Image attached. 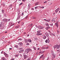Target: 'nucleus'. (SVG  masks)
I'll return each mask as SVG.
<instances>
[{"mask_svg": "<svg viewBox=\"0 0 60 60\" xmlns=\"http://www.w3.org/2000/svg\"><path fill=\"white\" fill-rule=\"evenodd\" d=\"M33 48L34 50H36V48H35V47H34Z\"/></svg>", "mask_w": 60, "mask_h": 60, "instance_id": "obj_33", "label": "nucleus"}, {"mask_svg": "<svg viewBox=\"0 0 60 60\" xmlns=\"http://www.w3.org/2000/svg\"><path fill=\"white\" fill-rule=\"evenodd\" d=\"M4 54L6 56H7V57H8V54L6 53H5V52H4Z\"/></svg>", "mask_w": 60, "mask_h": 60, "instance_id": "obj_7", "label": "nucleus"}, {"mask_svg": "<svg viewBox=\"0 0 60 60\" xmlns=\"http://www.w3.org/2000/svg\"><path fill=\"white\" fill-rule=\"evenodd\" d=\"M4 15H5V16H6V14H4Z\"/></svg>", "mask_w": 60, "mask_h": 60, "instance_id": "obj_64", "label": "nucleus"}, {"mask_svg": "<svg viewBox=\"0 0 60 60\" xmlns=\"http://www.w3.org/2000/svg\"><path fill=\"white\" fill-rule=\"evenodd\" d=\"M51 52L52 53V54H54V52H53V51H51Z\"/></svg>", "mask_w": 60, "mask_h": 60, "instance_id": "obj_23", "label": "nucleus"}, {"mask_svg": "<svg viewBox=\"0 0 60 60\" xmlns=\"http://www.w3.org/2000/svg\"><path fill=\"white\" fill-rule=\"evenodd\" d=\"M9 25H10L11 26H12L14 25V24H13V23L12 22H10Z\"/></svg>", "mask_w": 60, "mask_h": 60, "instance_id": "obj_8", "label": "nucleus"}, {"mask_svg": "<svg viewBox=\"0 0 60 60\" xmlns=\"http://www.w3.org/2000/svg\"><path fill=\"white\" fill-rule=\"evenodd\" d=\"M26 45H29V44L28 43H27L26 44Z\"/></svg>", "mask_w": 60, "mask_h": 60, "instance_id": "obj_34", "label": "nucleus"}, {"mask_svg": "<svg viewBox=\"0 0 60 60\" xmlns=\"http://www.w3.org/2000/svg\"><path fill=\"white\" fill-rule=\"evenodd\" d=\"M45 25H46V26H49V25L48 23H46Z\"/></svg>", "mask_w": 60, "mask_h": 60, "instance_id": "obj_25", "label": "nucleus"}, {"mask_svg": "<svg viewBox=\"0 0 60 60\" xmlns=\"http://www.w3.org/2000/svg\"><path fill=\"white\" fill-rule=\"evenodd\" d=\"M43 56V55H41V56L40 57V58H41V57H42V56Z\"/></svg>", "mask_w": 60, "mask_h": 60, "instance_id": "obj_28", "label": "nucleus"}, {"mask_svg": "<svg viewBox=\"0 0 60 60\" xmlns=\"http://www.w3.org/2000/svg\"><path fill=\"white\" fill-rule=\"evenodd\" d=\"M22 1L23 2H25V0H22Z\"/></svg>", "mask_w": 60, "mask_h": 60, "instance_id": "obj_55", "label": "nucleus"}, {"mask_svg": "<svg viewBox=\"0 0 60 60\" xmlns=\"http://www.w3.org/2000/svg\"><path fill=\"white\" fill-rule=\"evenodd\" d=\"M22 4H23V3H20V4L19 5H22Z\"/></svg>", "mask_w": 60, "mask_h": 60, "instance_id": "obj_31", "label": "nucleus"}, {"mask_svg": "<svg viewBox=\"0 0 60 60\" xmlns=\"http://www.w3.org/2000/svg\"><path fill=\"white\" fill-rule=\"evenodd\" d=\"M4 37H2V38L1 39L2 40H3V39H4Z\"/></svg>", "mask_w": 60, "mask_h": 60, "instance_id": "obj_38", "label": "nucleus"}, {"mask_svg": "<svg viewBox=\"0 0 60 60\" xmlns=\"http://www.w3.org/2000/svg\"><path fill=\"white\" fill-rule=\"evenodd\" d=\"M42 34L41 33H38L37 34V35H42Z\"/></svg>", "mask_w": 60, "mask_h": 60, "instance_id": "obj_18", "label": "nucleus"}, {"mask_svg": "<svg viewBox=\"0 0 60 60\" xmlns=\"http://www.w3.org/2000/svg\"><path fill=\"white\" fill-rule=\"evenodd\" d=\"M38 4H39V2H37L35 3V6H36V5H38Z\"/></svg>", "mask_w": 60, "mask_h": 60, "instance_id": "obj_22", "label": "nucleus"}, {"mask_svg": "<svg viewBox=\"0 0 60 60\" xmlns=\"http://www.w3.org/2000/svg\"><path fill=\"white\" fill-rule=\"evenodd\" d=\"M39 29H43V28H44V27L43 26H40V27H39Z\"/></svg>", "mask_w": 60, "mask_h": 60, "instance_id": "obj_9", "label": "nucleus"}, {"mask_svg": "<svg viewBox=\"0 0 60 60\" xmlns=\"http://www.w3.org/2000/svg\"><path fill=\"white\" fill-rule=\"evenodd\" d=\"M18 41H22V39H19L18 40Z\"/></svg>", "mask_w": 60, "mask_h": 60, "instance_id": "obj_29", "label": "nucleus"}, {"mask_svg": "<svg viewBox=\"0 0 60 60\" xmlns=\"http://www.w3.org/2000/svg\"><path fill=\"white\" fill-rule=\"evenodd\" d=\"M19 56V54L15 55V57H18V56Z\"/></svg>", "mask_w": 60, "mask_h": 60, "instance_id": "obj_15", "label": "nucleus"}, {"mask_svg": "<svg viewBox=\"0 0 60 60\" xmlns=\"http://www.w3.org/2000/svg\"><path fill=\"white\" fill-rule=\"evenodd\" d=\"M22 25L24 26V23L22 22Z\"/></svg>", "mask_w": 60, "mask_h": 60, "instance_id": "obj_40", "label": "nucleus"}, {"mask_svg": "<svg viewBox=\"0 0 60 60\" xmlns=\"http://www.w3.org/2000/svg\"><path fill=\"white\" fill-rule=\"evenodd\" d=\"M54 19H53L52 20V21H54Z\"/></svg>", "mask_w": 60, "mask_h": 60, "instance_id": "obj_46", "label": "nucleus"}, {"mask_svg": "<svg viewBox=\"0 0 60 60\" xmlns=\"http://www.w3.org/2000/svg\"><path fill=\"white\" fill-rule=\"evenodd\" d=\"M21 52H22L21 51H20L19 52V53H21Z\"/></svg>", "mask_w": 60, "mask_h": 60, "instance_id": "obj_50", "label": "nucleus"}, {"mask_svg": "<svg viewBox=\"0 0 60 60\" xmlns=\"http://www.w3.org/2000/svg\"><path fill=\"white\" fill-rule=\"evenodd\" d=\"M48 28H50V27H48Z\"/></svg>", "mask_w": 60, "mask_h": 60, "instance_id": "obj_54", "label": "nucleus"}, {"mask_svg": "<svg viewBox=\"0 0 60 60\" xmlns=\"http://www.w3.org/2000/svg\"><path fill=\"white\" fill-rule=\"evenodd\" d=\"M18 23V24H19V23H20V22H19Z\"/></svg>", "mask_w": 60, "mask_h": 60, "instance_id": "obj_63", "label": "nucleus"}, {"mask_svg": "<svg viewBox=\"0 0 60 60\" xmlns=\"http://www.w3.org/2000/svg\"><path fill=\"white\" fill-rule=\"evenodd\" d=\"M35 9H37V7H35Z\"/></svg>", "mask_w": 60, "mask_h": 60, "instance_id": "obj_44", "label": "nucleus"}, {"mask_svg": "<svg viewBox=\"0 0 60 60\" xmlns=\"http://www.w3.org/2000/svg\"><path fill=\"white\" fill-rule=\"evenodd\" d=\"M32 51V49H27L26 50V52H27V51Z\"/></svg>", "mask_w": 60, "mask_h": 60, "instance_id": "obj_3", "label": "nucleus"}, {"mask_svg": "<svg viewBox=\"0 0 60 60\" xmlns=\"http://www.w3.org/2000/svg\"><path fill=\"white\" fill-rule=\"evenodd\" d=\"M60 8H59L57 9L55 11L56 13H57L58 11H59V10H60Z\"/></svg>", "mask_w": 60, "mask_h": 60, "instance_id": "obj_4", "label": "nucleus"}, {"mask_svg": "<svg viewBox=\"0 0 60 60\" xmlns=\"http://www.w3.org/2000/svg\"><path fill=\"white\" fill-rule=\"evenodd\" d=\"M25 42L26 43H27V39H25Z\"/></svg>", "mask_w": 60, "mask_h": 60, "instance_id": "obj_21", "label": "nucleus"}, {"mask_svg": "<svg viewBox=\"0 0 60 60\" xmlns=\"http://www.w3.org/2000/svg\"><path fill=\"white\" fill-rule=\"evenodd\" d=\"M39 49H40V48H39L38 49V50H39Z\"/></svg>", "mask_w": 60, "mask_h": 60, "instance_id": "obj_58", "label": "nucleus"}, {"mask_svg": "<svg viewBox=\"0 0 60 60\" xmlns=\"http://www.w3.org/2000/svg\"><path fill=\"white\" fill-rule=\"evenodd\" d=\"M39 53H41V54H42V53H43L42 52H40Z\"/></svg>", "mask_w": 60, "mask_h": 60, "instance_id": "obj_35", "label": "nucleus"}, {"mask_svg": "<svg viewBox=\"0 0 60 60\" xmlns=\"http://www.w3.org/2000/svg\"><path fill=\"white\" fill-rule=\"evenodd\" d=\"M48 48H49V47H43L42 48V49H48Z\"/></svg>", "mask_w": 60, "mask_h": 60, "instance_id": "obj_12", "label": "nucleus"}, {"mask_svg": "<svg viewBox=\"0 0 60 60\" xmlns=\"http://www.w3.org/2000/svg\"><path fill=\"white\" fill-rule=\"evenodd\" d=\"M22 48H20V51H21V50H22Z\"/></svg>", "mask_w": 60, "mask_h": 60, "instance_id": "obj_42", "label": "nucleus"}, {"mask_svg": "<svg viewBox=\"0 0 60 60\" xmlns=\"http://www.w3.org/2000/svg\"><path fill=\"white\" fill-rule=\"evenodd\" d=\"M28 41H29V42H31L32 41H31V40L30 39H28Z\"/></svg>", "mask_w": 60, "mask_h": 60, "instance_id": "obj_17", "label": "nucleus"}, {"mask_svg": "<svg viewBox=\"0 0 60 60\" xmlns=\"http://www.w3.org/2000/svg\"><path fill=\"white\" fill-rule=\"evenodd\" d=\"M7 21H10V19H7Z\"/></svg>", "mask_w": 60, "mask_h": 60, "instance_id": "obj_36", "label": "nucleus"}, {"mask_svg": "<svg viewBox=\"0 0 60 60\" xmlns=\"http://www.w3.org/2000/svg\"><path fill=\"white\" fill-rule=\"evenodd\" d=\"M30 5H31V4H29L28 5V7H29V6H30Z\"/></svg>", "mask_w": 60, "mask_h": 60, "instance_id": "obj_37", "label": "nucleus"}, {"mask_svg": "<svg viewBox=\"0 0 60 60\" xmlns=\"http://www.w3.org/2000/svg\"><path fill=\"white\" fill-rule=\"evenodd\" d=\"M45 42H46V43H49V39H47L45 41Z\"/></svg>", "mask_w": 60, "mask_h": 60, "instance_id": "obj_6", "label": "nucleus"}, {"mask_svg": "<svg viewBox=\"0 0 60 60\" xmlns=\"http://www.w3.org/2000/svg\"><path fill=\"white\" fill-rule=\"evenodd\" d=\"M37 33H41V31H38L37 32Z\"/></svg>", "mask_w": 60, "mask_h": 60, "instance_id": "obj_39", "label": "nucleus"}, {"mask_svg": "<svg viewBox=\"0 0 60 60\" xmlns=\"http://www.w3.org/2000/svg\"><path fill=\"white\" fill-rule=\"evenodd\" d=\"M4 22H7V19H4Z\"/></svg>", "mask_w": 60, "mask_h": 60, "instance_id": "obj_19", "label": "nucleus"}, {"mask_svg": "<svg viewBox=\"0 0 60 60\" xmlns=\"http://www.w3.org/2000/svg\"><path fill=\"white\" fill-rule=\"evenodd\" d=\"M18 44H20V45L21 46H22V45L23 44L22 43V42H20Z\"/></svg>", "mask_w": 60, "mask_h": 60, "instance_id": "obj_13", "label": "nucleus"}, {"mask_svg": "<svg viewBox=\"0 0 60 60\" xmlns=\"http://www.w3.org/2000/svg\"><path fill=\"white\" fill-rule=\"evenodd\" d=\"M12 6L11 5V6H10V7H11Z\"/></svg>", "mask_w": 60, "mask_h": 60, "instance_id": "obj_59", "label": "nucleus"}, {"mask_svg": "<svg viewBox=\"0 0 60 60\" xmlns=\"http://www.w3.org/2000/svg\"><path fill=\"white\" fill-rule=\"evenodd\" d=\"M31 26H32V25H33V24H31Z\"/></svg>", "mask_w": 60, "mask_h": 60, "instance_id": "obj_62", "label": "nucleus"}, {"mask_svg": "<svg viewBox=\"0 0 60 60\" xmlns=\"http://www.w3.org/2000/svg\"><path fill=\"white\" fill-rule=\"evenodd\" d=\"M12 49V48H9V49H10V50H11V49Z\"/></svg>", "mask_w": 60, "mask_h": 60, "instance_id": "obj_47", "label": "nucleus"}, {"mask_svg": "<svg viewBox=\"0 0 60 60\" xmlns=\"http://www.w3.org/2000/svg\"><path fill=\"white\" fill-rule=\"evenodd\" d=\"M52 56H53V58H55V53L52 54Z\"/></svg>", "mask_w": 60, "mask_h": 60, "instance_id": "obj_16", "label": "nucleus"}, {"mask_svg": "<svg viewBox=\"0 0 60 60\" xmlns=\"http://www.w3.org/2000/svg\"><path fill=\"white\" fill-rule=\"evenodd\" d=\"M43 39H46V36H43Z\"/></svg>", "mask_w": 60, "mask_h": 60, "instance_id": "obj_14", "label": "nucleus"}, {"mask_svg": "<svg viewBox=\"0 0 60 60\" xmlns=\"http://www.w3.org/2000/svg\"><path fill=\"white\" fill-rule=\"evenodd\" d=\"M38 39H37V38H35V41H37Z\"/></svg>", "mask_w": 60, "mask_h": 60, "instance_id": "obj_30", "label": "nucleus"}, {"mask_svg": "<svg viewBox=\"0 0 60 60\" xmlns=\"http://www.w3.org/2000/svg\"><path fill=\"white\" fill-rule=\"evenodd\" d=\"M30 58H29L28 59V60H30Z\"/></svg>", "mask_w": 60, "mask_h": 60, "instance_id": "obj_51", "label": "nucleus"}, {"mask_svg": "<svg viewBox=\"0 0 60 60\" xmlns=\"http://www.w3.org/2000/svg\"><path fill=\"white\" fill-rule=\"evenodd\" d=\"M44 20L45 21H47V22H50V19H49L48 20L44 19Z\"/></svg>", "mask_w": 60, "mask_h": 60, "instance_id": "obj_5", "label": "nucleus"}, {"mask_svg": "<svg viewBox=\"0 0 60 60\" xmlns=\"http://www.w3.org/2000/svg\"><path fill=\"white\" fill-rule=\"evenodd\" d=\"M59 51V50H57V52H58V51Z\"/></svg>", "mask_w": 60, "mask_h": 60, "instance_id": "obj_61", "label": "nucleus"}, {"mask_svg": "<svg viewBox=\"0 0 60 60\" xmlns=\"http://www.w3.org/2000/svg\"><path fill=\"white\" fill-rule=\"evenodd\" d=\"M2 60H6V58H4V57H3L2 58Z\"/></svg>", "mask_w": 60, "mask_h": 60, "instance_id": "obj_20", "label": "nucleus"}, {"mask_svg": "<svg viewBox=\"0 0 60 60\" xmlns=\"http://www.w3.org/2000/svg\"><path fill=\"white\" fill-rule=\"evenodd\" d=\"M25 54H26V53H24L23 54H24V55H23V56H24V59H26L27 58V57H28V56L25 55Z\"/></svg>", "mask_w": 60, "mask_h": 60, "instance_id": "obj_2", "label": "nucleus"}, {"mask_svg": "<svg viewBox=\"0 0 60 60\" xmlns=\"http://www.w3.org/2000/svg\"><path fill=\"white\" fill-rule=\"evenodd\" d=\"M28 52H29V51H28V52H27L26 53H27V54H28Z\"/></svg>", "mask_w": 60, "mask_h": 60, "instance_id": "obj_57", "label": "nucleus"}, {"mask_svg": "<svg viewBox=\"0 0 60 60\" xmlns=\"http://www.w3.org/2000/svg\"><path fill=\"white\" fill-rule=\"evenodd\" d=\"M40 8H42V9H43L44 8V7L43 6L42 7H39Z\"/></svg>", "mask_w": 60, "mask_h": 60, "instance_id": "obj_27", "label": "nucleus"}, {"mask_svg": "<svg viewBox=\"0 0 60 60\" xmlns=\"http://www.w3.org/2000/svg\"><path fill=\"white\" fill-rule=\"evenodd\" d=\"M32 19H36V18L34 17H32Z\"/></svg>", "mask_w": 60, "mask_h": 60, "instance_id": "obj_24", "label": "nucleus"}, {"mask_svg": "<svg viewBox=\"0 0 60 60\" xmlns=\"http://www.w3.org/2000/svg\"><path fill=\"white\" fill-rule=\"evenodd\" d=\"M4 10H2V13H4Z\"/></svg>", "mask_w": 60, "mask_h": 60, "instance_id": "obj_26", "label": "nucleus"}, {"mask_svg": "<svg viewBox=\"0 0 60 60\" xmlns=\"http://www.w3.org/2000/svg\"><path fill=\"white\" fill-rule=\"evenodd\" d=\"M45 29H46V30H48V27H46V28H45Z\"/></svg>", "mask_w": 60, "mask_h": 60, "instance_id": "obj_41", "label": "nucleus"}, {"mask_svg": "<svg viewBox=\"0 0 60 60\" xmlns=\"http://www.w3.org/2000/svg\"><path fill=\"white\" fill-rule=\"evenodd\" d=\"M43 52V53H44V52H45V51H43V52Z\"/></svg>", "mask_w": 60, "mask_h": 60, "instance_id": "obj_60", "label": "nucleus"}, {"mask_svg": "<svg viewBox=\"0 0 60 60\" xmlns=\"http://www.w3.org/2000/svg\"><path fill=\"white\" fill-rule=\"evenodd\" d=\"M14 60V58L12 59H11V60Z\"/></svg>", "mask_w": 60, "mask_h": 60, "instance_id": "obj_53", "label": "nucleus"}, {"mask_svg": "<svg viewBox=\"0 0 60 60\" xmlns=\"http://www.w3.org/2000/svg\"><path fill=\"white\" fill-rule=\"evenodd\" d=\"M55 24L56 25V26L57 27H58V24L57 22L56 23H55Z\"/></svg>", "mask_w": 60, "mask_h": 60, "instance_id": "obj_10", "label": "nucleus"}, {"mask_svg": "<svg viewBox=\"0 0 60 60\" xmlns=\"http://www.w3.org/2000/svg\"><path fill=\"white\" fill-rule=\"evenodd\" d=\"M17 26L18 28H19V26H20L18 25Z\"/></svg>", "mask_w": 60, "mask_h": 60, "instance_id": "obj_48", "label": "nucleus"}, {"mask_svg": "<svg viewBox=\"0 0 60 60\" xmlns=\"http://www.w3.org/2000/svg\"><path fill=\"white\" fill-rule=\"evenodd\" d=\"M47 3V1H45L44 3V4H45V3Z\"/></svg>", "mask_w": 60, "mask_h": 60, "instance_id": "obj_49", "label": "nucleus"}, {"mask_svg": "<svg viewBox=\"0 0 60 60\" xmlns=\"http://www.w3.org/2000/svg\"><path fill=\"white\" fill-rule=\"evenodd\" d=\"M22 52H23L24 51V50H21Z\"/></svg>", "mask_w": 60, "mask_h": 60, "instance_id": "obj_56", "label": "nucleus"}, {"mask_svg": "<svg viewBox=\"0 0 60 60\" xmlns=\"http://www.w3.org/2000/svg\"><path fill=\"white\" fill-rule=\"evenodd\" d=\"M60 45H55L54 46V48L55 49H56H56H59V48H60Z\"/></svg>", "mask_w": 60, "mask_h": 60, "instance_id": "obj_1", "label": "nucleus"}, {"mask_svg": "<svg viewBox=\"0 0 60 60\" xmlns=\"http://www.w3.org/2000/svg\"><path fill=\"white\" fill-rule=\"evenodd\" d=\"M44 58H45V57H43L42 58V59H44Z\"/></svg>", "mask_w": 60, "mask_h": 60, "instance_id": "obj_45", "label": "nucleus"}, {"mask_svg": "<svg viewBox=\"0 0 60 60\" xmlns=\"http://www.w3.org/2000/svg\"><path fill=\"white\" fill-rule=\"evenodd\" d=\"M15 48H17L18 47V46L17 45H16L15 46Z\"/></svg>", "mask_w": 60, "mask_h": 60, "instance_id": "obj_32", "label": "nucleus"}, {"mask_svg": "<svg viewBox=\"0 0 60 60\" xmlns=\"http://www.w3.org/2000/svg\"><path fill=\"white\" fill-rule=\"evenodd\" d=\"M15 28H18V26H16L15 27Z\"/></svg>", "mask_w": 60, "mask_h": 60, "instance_id": "obj_43", "label": "nucleus"}, {"mask_svg": "<svg viewBox=\"0 0 60 60\" xmlns=\"http://www.w3.org/2000/svg\"><path fill=\"white\" fill-rule=\"evenodd\" d=\"M20 14H19L18 16L17 19H19L20 18Z\"/></svg>", "mask_w": 60, "mask_h": 60, "instance_id": "obj_11", "label": "nucleus"}, {"mask_svg": "<svg viewBox=\"0 0 60 60\" xmlns=\"http://www.w3.org/2000/svg\"><path fill=\"white\" fill-rule=\"evenodd\" d=\"M22 16H23V15H24V13H22Z\"/></svg>", "mask_w": 60, "mask_h": 60, "instance_id": "obj_52", "label": "nucleus"}]
</instances>
